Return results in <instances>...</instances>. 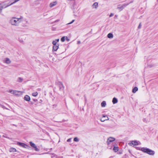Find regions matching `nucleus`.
Segmentation results:
<instances>
[{
	"label": "nucleus",
	"instance_id": "f257e3e1",
	"mask_svg": "<svg viewBox=\"0 0 158 158\" xmlns=\"http://www.w3.org/2000/svg\"><path fill=\"white\" fill-rule=\"evenodd\" d=\"M21 18L13 17L10 20V23L13 25L17 26L20 22Z\"/></svg>",
	"mask_w": 158,
	"mask_h": 158
},
{
	"label": "nucleus",
	"instance_id": "f03ea898",
	"mask_svg": "<svg viewBox=\"0 0 158 158\" xmlns=\"http://www.w3.org/2000/svg\"><path fill=\"white\" fill-rule=\"evenodd\" d=\"M141 151L150 155H153L155 153L154 151L146 148H142Z\"/></svg>",
	"mask_w": 158,
	"mask_h": 158
},
{
	"label": "nucleus",
	"instance_id": "7ed1b4c3",
	"mask_svg": "<svg viewBox=\"0 0 158 158\" xmlns=\"http://www.w3.org/2000/svg\"><path fill=\"white\" fill-rule=\"evenodd\" d=\"M17 144L18 145L23 148H27L28 147H30L29 146L23 143L18 142Z\"/></svg>",
	"mask_w": 158,
	"mask_h": 158
},
{
	"label": "nucleus",
	"instance_id": "20e7f679",
	"mask_svg": "<svg viewBox=\"0 0 158 158\" xmlns=\"http://www.w3.org/2000/svg\"><path fill=\"white\" fill-rule=\"evenodd\" d=\"M115 140V139L114 138L110 137L107 140V142L108 145H109L110 143L112 142Z\"/></svg>",
	"mask_w": 158,
	"mask_h": 158
},
{
	"label": "nucleus",
	"instance_id": "39448f33",
	"mask_svg": "<svg viewBox=\"0 0 158 158\" xmlns=\"http://www.w3.org/2000/svg\"><path fill=\"white\" fill-rule=\"evenodd\" d=\"M129 144H130L131 146L132 145H137L139 144L138 143L137 141H132L131 142V143H129Z\"/></svg>",
	"mask_w": 158,
	"mask_h": 158
},
{
	"label": "nucleus",
	"instance_id": "423d86ee",
	"mask_svg": "<svg viewBox=\"0 0 158 158\" xmlns=\"http://www.w3.org/2000/svg\"><path fill=\"white\" fill-rule=\"evenodd\" d=\"M6 6H5L4 4V2L2 3H0V13L2 12V10L3 8H5V7Z\"/></svg>",
	"mask_w": 158,
	"mask_h": 158
},
{
	"label": "nucleus",
	"instance_id": "0eeeda50",
	"mask_svg": "<svg viewBox=\"0 0 158 158\" xmlns=\"http://www.w3.org/2000/svg\"><path fill=\"white\" fill-rule=\"evenodd\" d=\"M59 44H57V45H54L53 46V49L52 50L53 51H56L59 48Z\"/></svg>",
	"mask_w": 158,
	"mask_h": 158
},
{
	"label": "nucleus",
	"instance_id": "6e6552de",
	"mask_svg": "<svg viewBox=\"0 0 158 158\" xmlns=\"http://www.w3.org/2000/svg\"><path fill=\"white\" fill-rule=\"evenodd\" d=\"M24 99V100L27 102L30 101L31 99L30 97L28 95H27L25 96Z\"/></svg>",
	"mask_w": 158,
	"mask_h": 158
},
{
	"label": "nucleus",
	"instance_id": "1a4fd4ad",
	"mask_svg": "<svg viewBox=\"0 0 158 158\" xmlns=\"http://www.w3.org/2000/svg\"><path fill=\"white\" fill-rule=\"evenodd\" d=\"M59 85L60 90H63L64 88V86L62 82H59Z\"/></svg>",
	"mask_w": 158,
	"mask_h": 158
},
{
	"label": "nucleus",
	"instance_id": "9d476101",
	"mask_svg": "<svg viewBox=\"0 0 158 158\" xmlns=\"http://www.w3.org/2000/svg\"><path fill=\"white\" fill-rule=\"evenodd\" d=\"M57 4V2L56 1L54 2H52V3H50V6L51 7H52L54 6H55Z\"/></svg>",
	"mask_w": 158,
	"mask_h": 158
},
{
	"label": "nucleus",
	"instance_id": "9b49d317",
	"mask_svg": "<svg viewBox=\"0 0 158 158\" xmlns=\"http://www.w3.org/2000/svg\"><path fill=\"white\" fill-rule=\"evenodd\" d=\"M118 99L117 98L114 97L112 100V102L114 104H115L118 102Z\"/></svg>",
	"mask_w": 158,
	"mask_h": 158
},
{
	"label": "nucleus",
	"instance_id": "f8f14e48",
	"mask_svg": "<svg viewBox=\"0 0 158 158\" xmlns=\"http://www.w3.org/2000/svg\"><path fill=\"white\" fill-rule=\"evenodd\" d=\"M5 62L7 64H9L11 63V61L9 58H6V59Z\"/></svg>",
	"mask_w": 158,
	"mask_h": 158
},
{
	"label": "nucleus",
	"instance_id": "ddd939ff",
	"mask_svg": "<svg viewBox=\"0 0 158 158\" xmlns=\"http://www.w3.org/2000/svg\"><path fill=\"white\" fill-rule=\"evenodd\" d=\"M98 6V4L97 2H94L92 5V7L93 8H97Z\"/></svg>",
	"mask_w": 158,
	"mask_h": 158
},
{
	"label": "nucleus",
	"instance_id": "4468645a",
	"mask_svg": "<svg viewBox=\"0 0 158 158\" xmlns=\"http://www.w3.org/2000/svg\"><path fill=\"white\" fill-rule=\"evenodd\" d=\"M16 151V149L14 148H12L9 149V152H14Z\"/></svg>",
	"mask_w": 158,
	"mask_h": 158
},
{
	"label": "nucleus",
	"instance_id": "2eb2a0df",
	"mask_svg": "<svg viewBox=\"0 0 158 158\" xmlns=\"http://www.w3.org/2000/svg\"><path fill=\"white\" fill-rule=\"evenodd\" d=\"M14 0V2H12L10 4L7 5L5 7L6 8V7L12 5L13 4L19 1L20 0Z\"/></svg>",
	"mask_w": 158,
	"mask_h": 158
},
{
	"label": "nucleus",
	"instance_id": "dca6fc26",
	"mask_svg": "<svg viewBox=\"0 0 158 158\" xmlns=\"http://www.w3.org/2000/svg\"><path fill=\"white\" fill-rule=\"evenodd\" d=\"M138 90V88L137 87H135L132 90V92L133 93H135Z\"/></svg>",
	"mask_w": 158,
	"mask_h": 158
},
{
	"label": "nucleus",
	"instance_id": "f3484780",
	"mask_svg": "<svg viewBox=\"0 0 158 158\" xmlns=\"http://www.w3.org/2000/svg\"><path fill=\"white\" fill-rule=\"evenodd\" d=\"M20 93V91H17V90H14L13 93V94H15V95H18L19 93Z\"/></svg>",
	"mask_w": 158,
	"mask_h": 158
},
{
	"label": "nucleus",
	"instance_id": "a211bd4d",
	"mask_svg": "<svg viewBox=\"0 0 158 158\" xmlns=\"http://www.w3.org/2000/svg\"><path fill=\"white\" fill-rule=\"evenodd\" d=\"M107 36L109 38H112L113 37V35L112 33H109L107 35Z\"/></svg>",
	"mask_w": 158,
	"mask_h": 158
},
{
	"label": "nucleus",
	"instance_id": "6ab92c4d",
	"mask_svg": "<svg viewBox=\"0 0 158 158\" xmlns=\"http://www.w3.org/2000/svg\"><path fill=\"white\" fill-rule=\"evenodd\" d=\"M101 106L102 107H105L106 105V102L105 101H103L101 103Z\"/></svg>",
	"mask_w": 158,
	"mask_h": 158
},
{
	"label": "nucleus",
	"instance_id": "aec40b11",
	"mask_svg": "<svg viewBox=\"0 0 158 158\" xmlns=\"http://www.w3.org/2000/svg\"><path fill=\"white\" fill-rule=\"evenodd\" d=\"M30 146L33 148H34L36 146L35 144L32 142H29Z\"/></svg>",
	"mask_w": 158,
	"mask_h": 158
},
{
	"label": "nucleus",
	"instance_id": "412c9836",
	"mask_svg": "<svg viewBox=\"0 0 158 158\" xmlns=\"http://www.w3.org/2000/svg\"><path fill=\"white\" fill-rule=\"evenodd\" d=\"M132 2H133V1H131L129 3L124 4L122 6H123V7L124 8V7H125L126 6H127V5H128L129 4L132 3Z\"/></svg>",
	"mask_w": 158,
	"mask_h": 158
},
{
	"label": "nucleus",
	"instance_id": "4be33fe9",
	"mask_svg": "<svg viewBox=\"0 0 158 158\" xmlns=\"http://www.w3.org/2000/svg\"><path fill=\"white\" fill-rule=\"evenodd\" d=\"M113 150L115 152L118 151V147H114L113 148Z\"/></svg>",
	"mask_w": 158,
	"mask_h": 158
},
{
	"label": "nucleus",
	"instance_id": "5701e85b",
	"mask_svg": "<svg viewBox=\"0 0 158 158\" xmlns=\"http://www.w3.org/2000/svg\"><path fill=\"white\" fill-rule=\"evenodd\" d=\"M73 140L74 141L77 142L79 141V139L77 137H76L74 138Z\"/></svg>",
	"mask_w": 158,
	"mask_h": 158
},
{
	"label": "nucleus",
	"instance_id": "b1692460",
	"mask_svg": "<svg viewBox=\"0 0 158 158\" xmlns=\"http://www.w3.org/2000/svg\"><path fill=\"white\" fill-rule=\"evenodd\" d=\"M0 106L4 109L8 110V108H6L5 106H4V105H3L1 104H0Z\"/></svg>",
	"mask_w": 158,
	"mask_h": 158
},
{
	"label": "nucleus",
	"instance_id": "393cba45",
	"mask_svg": "<svg viewBox=\"0 0 158 158\" xmlns=\"http://www.w3.org/2000/svg\"><path fill=\"white\" fill-rule=\"evenodd\" d=\"M37 95L38 93L37 92H34L32 94V95L34 97L36 96Z\"/></svg>",
	"mask_w": 158,
	"mask_h": 158
},
{
	"label": "nucleus",
	"instance_id": "a878e982",
	"mask_svg": "<svg viewBox=\"0 0 158 158\" xmlns=\"http://www.w3.org/2000/svg\"><path fill=\"white\" fill-rule=\"evenodd\" d=\"M117 9H118L120 10H122L124 9V8L123 7V6H121L118 7L117 8Z\"/></svg>",
	"mask_w": 158,
	"mask_h": 158
},
{
	"label": "nucleus",
	"instance_id": "bb28decb",
	"mask_svg": "<svg viewBox=\"0 0 158 158\" xmlns=\"http://www.w3.org/2000/svg\"><path fill=\"white\" fill-rule=\"evenodd\" d=\"M34 148L35 150L36 151L38 152L40 151L39 149L37 148L36 146Z\"/></svg>",
	"mask_w": 158,
	"mask_h": 158
},
{
	"label": "nucleus",
	"instance_id": "cd10ccee",
	"mask_svg": "<svg viewBox=\"0 0 158 158\" xmlns=\"http://www.w3.org/2000/svg\"><path fill=\"white\" fill-rule=\"evenodd\" d=\"M23 81V79L21 77H19L18 78V81L19 82H22Z\"/></svg>",
	"mask_w": 158,
	"mask_h": 158
},
{
	"label": "nucleus",
	"instance_id": "c85d7f7f",
	"mask_svg": "<svg viewBox=\"0 0 158 158\" xmlns=\"http://www.w3.org/2000/svg\"><path fill=\"white\" fill-rule=\"evenodd\" d=\"M61 41L62 42H63L65 40V37L64 36H63V37H62L61 39Z\"/></svg>",
	"mask_w": 158,
	"mask_h": 158
},
{
	"label": "nucleus",
	"instance_id": "c756f323",
	"mask_svg": "<svg viewBox=\"0 0 158 158\" xmlns=\"http://www.w3.org/2000/svg\"><path fill=\"white\" fill-rule=\"evenodd\" d=\"M52 43L53 44V45H57V44H56L57 42H56L55 41V40H53L52 41Z\"/></svg>",
	"mask_w": 158,
	"mask_h": 158
},
{
	"label": "nucleus",
	"instance_id": "7c9ffc66",
	"mask_svg": "<svg viewBox=\"0 0 158 158\" xmlns=\"http://www.w3.org/2000/svg\"><path fill=\"white\" fill-rule=\"evenodd\" d=\"M135 148L137 150H141H141L142 149V148H141L139 147H135Z\"/></svg>",
	"mask_w": 158,
	"mask_h": 158
},
{
	"label": "nucleus",
	"instance_id": "2f4dec72",
	"mask_svg": "<svg viewBox=\"0 0 158 158\" xmlns=\"http://www.w3.org/2000/svg\"><path fill=\"white\" fill-rule=\"evenodd\" d=\"M143 122L147 123V119L145 118H144L143 119Z\"/></svg>",
	"mask_w": 158,
	"mask_h": 158
},
{
	"label": "nucleus",
	"instance_id": "473e14b6",
	"mask_svg": "<svg viewBox=\"0 0 158 158\" xmlns=\"http://www.w3.org/2000/svg\"><path fill=\"white\" fill-rule=\"evenodd\" d=\"M107 118H108V119H103L102 118L101 119V121L103 122H104L105 120H108L109 118L107 117Z\"/></svg>",
	"mask_w": 158,
	"mask_h": 158
},
{
	"label": "nucleus",
	"instance_id": "72a5a7b5",
	"mask_svg": "<svg viewBox=\"0 0 158 158\" xmlns=\"http://www.w3.org/2000/svg\"><path fill=\"white\" fill-rule=\"evenodd\" d=\"M57 106V105L56 104H54L53 105V108H56Z\"/></svg>",
	"mask_w": 158,
	"mask_h": 158
},
{
	"label": "nucleus",
	"instance_id": "f704fd0d",
	"mask_svg": "<svg viewBox=\"0 0 158 158\" xmlns=\"http://www.w3.org/2000/svg\"><path fill=\"white\" fill-rule=\"evenodd\" d=\"M141 27V23H140L139 26H138V29H140Z\"/></svg>",
	"mask_w": 158,
	"mask_h": 158
},
{
	"label": "nucleus",
	"instance_id": "c9c22d12",
	"mask_svg": "<svg viewBox=\"0 0 158 158\" xmlns=\"http://www.w3.org/2000/svg\"><path fill=\"white\" fill-rule=\"evenodd\" d=\"M71 138H70V139H68L67 141L68 142H69L71 141Z\"/></svg>",
	"mask_w": 158,
	"mask_h": 158
},
{
	"label": "nucleus",
	"instance_id": "e433bc0d",
	"mask_svg": "<svg viewBox=\"0 0 158 158\" xmlns=\"http://www.w3.org/2000/svg\"><path fill=\"white\" fill-rule=\"evenodd\" d=\"M13 91H14V90H11L9 91V92L12 94H13Z\"/></svg>",
	"mask_w": 158,
	"mask_h": 158
},
{
	"label": "nucleus",
	"instance_id": "4c0bfd02",
	"mask_svg": "<svg viewBox=\"0 0 158 158\" xmlns=\"http://www.w3.org/2000/svg\"><path fill=\"white\" fill-rule=\"evenodd\" d=\"M74 21H75L74 20H73L71 22H70L69 23H68V24H72V23H73Z\"/></svg>",
	"mask_w": 158,
	"mask_h": 158
},
{
	"label": "nucleus",
	"instance_id": "58836bf2",
	"mask_svg": "<svg viewBox=\"0 0 158 158\" xmlns=\"http://www.w3.org/2000/svg\"><path fill=\"white\" fill-rule=\"evenodd\" d=\"M74 21H75L74 20H73L71 22H70L69 23H68V24H72V23H73Z\"/></svg>",
	"mask_w": 158,
	"mask_h": 158
},
{
	"label": "nucleus",
	"instance_id": "ea45409f",
	"mask_svg": "<svg viewBox=\"0 0 158 158\" xmlns=\"http://www.w3.org/2000/svg\"><path fill=\"white\" fill-rule=\"evenodd\" d=\"M59 39H56L55 40V41L56 42H58L59 41Z\"/></svg>",
	"mask_w": 158,
	"mask_h": 158
},
{
	"label": "nucleus",
	"instance_id": "a19ab883",
	"mask_svg": "<svg viewBox=\"0 0 158 158\" xmlns=\"http://www.w3.org/2000/svg\"><path fill=\"white\" fill-rule=\"evenodd\" d=\"M19 40L20 43H23V41L22 39H19Z\"/></svg>",
	"mask_w": 158,
	"mask_h": 158
},
{
	"label": "nucleus",
	"instance_id": "79ce46f5",
	"mask_svg": "<svg viewBox=\"0 0 158 158\" xmlns=\"http://www.w3.org/2000/svg\"><path fill=\"white\" fill-rule=\"evenodd\" d=\"M114 15V14H113V13H111L110 14V15L109 16L110 17H111L112 16H113Z\"/></svg>",
	"mask_w": 158,
	"mask_h": 158
},
{
	"label": "nucleus",
	"instance_id": "37998d69",
	"mask_svg": "<svg viewBox=\"0 0 158 158\" xmlns=\"http://www.w3.org/2000/svg\"><path fill=\"white\" fill-rule=\"evenodd\" d=\"M33 100L35 102L37 101V100L36 99H33Z\"/></svg>",
	"mask_w": 158,
	"mask_h": 158
},
{
	"label": "nucleus",
	"instance_id": "c03bdc74",
	"mask_svg": "<svg viewBox=\"0 0 158 158\" xmlns=\"http://www.w3.org/2000/svg\"><path fill=\"white\" fill-rule=\"evenodd\" d=\"M59 21V20L57 19V20H56L55 21L54 23H56L57 22H58Z\"/></svg>",
	"mask_w": 158,
	"mask_h": 158
},
{
	"label": "nucleus",
	"instance_id": "a18cd8bd",
	"mask_svg": "<svg viewBox=\"0 0 158 158\" xmlns=\"http://www.w3.org/2000/svg\"><path fill=\"white\" fill-rule=\"evenodd\" d=\"M66 40L67 41H69V39L67 37H66Z\"/></svg>",
	"mask_w": 158,
	"mask_h": 158
},
{
	"label": "nucleus",
	"instance_id": "49530a36",
	"mask_svg": "<svg viewBox=\"0 0 158 158\" xmlns=\"http://www.w3.org/2000/svg\"><path fill=\"white\" fill-rule=\"evenodd\" d=\"M30 104L31 105H32L33 104V103L32 102H30Z\"/></svg>",
	"mask_w": 158,
	"mask_h": 158
},
{
	"label": "nucleus",
	"instance_id": "de8ad7c7",
	"mask_svg": "<svg viewBox=\"0 0 158 158\" xmlns=\"http://www.w3.org/2000/svg\"><path fill=\"white\" fill-rule=\"evenodd\" d=\"M80 43H81V42H80V41H77V44H80Z\"/></svg>",
	"mask_w": 158,
	"mask_h": 158
},
{
	"label": "nucleus",
	"instance_id": "09e8293b",
	"mask_svg": "<svg viewBox=\"0 0 158 158\" xmlns=\"http://www.w3.org/2000/svg\"><path fill=\"white\" fill-rule=\"evenodd\" d=\"M84 97H85V101H86V97H85V95H84Z\"/></svg>",
	"mask_w": 158,
	"mask_h": 158
},
{
	"label": "nucleus",
	"instance_id": "8fccbe9b",
	"mask_svg": "<svg viewBox=\"0 0 158 158\" xmlns=\"http://www.w3.org/2000/svg\"><path fill=\"white\" fill-rule=\"evenodd\" d=\"M148 66H149V67H152L153 66V65H152H152H148Z\"/></svg>",
	"mask_w": 158,
	"mask_h": 158
},
{
	"label": "nucleus",
	"instance_id": "3c124183",
	"mask_svg": "<svg viewBox=\"0 0 158 158\" xmlns=\"http://www.w3.org/2000/svg\"><path fill=\"white\" fill-rule=\"evenodd\" d=\"M106 117V115H103V117Z\"/></svg>",
	"mask_w": 158,
	"mask_h": 158
},
{
	"label": "nucleus",
	"instance_id": "603ef678",
	"mask_svg": "<svg viewBox=\"0 0 158 158\" xmlns=\"http://www.w3.org/2000/svg\"><path fill=\"white\" fill-rule=\"evenodd\" d=\"M77 96L78 95V94H77Z\"/></svg>",
	"mask_w": 158,
	"mask_h": 158
},
{
	"label": "nucleus",
	"instance_id": "864d4df0",
	"mask_svg": "<svg viewBox=\"0 0 158 158\" xmlns=\"http://www.w3.org/2000/svg\"><path fill=\"white\" fill-rule=\"evenodd\" d=\"M42 100H40V101H42Z\"/></svg>",
	"mask_w": 158,
	"mask_h": 158
},
{
	"label": "nucleus",
	"instance_id": "5fc2aeb1",
	"mask_svg": "<svg viewBox=\"0 0 158 158\" xmlns=\"http://www.w3.org/2000/svg\"><path fill=\"white\" fill-rule=\"evenodd\" d=\"M39 1H40L41 0H38Z\"/></svg>",
	"mask_w": 158,
	"mask_h": 158
},
{
	"label": "nucleus",
	"instance_id": "6e6d98bb",
	"mask_svg": "<svg viewBox=\"0 0 158 158\" xmlns=\"http://www.w3.org/2000/svg\"><path fill=\"white\" fill-rule=\"evenodd\" d=\"M1 137V135H0V137Z\"/></svg>",
	"mask_w": 158,
	"mask_h": 158
}]
</instances>
